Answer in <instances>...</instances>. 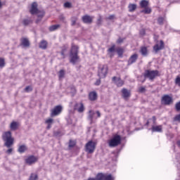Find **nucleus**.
<instances>
[{
	"label": "nucleus",
	"mask_w": 180,
	"mask_h": 180,
	"mask_svg": "<svg viewBox=\"0 0 180 180\" xmlns=\"http://www.w3.org/2000/svg\"><path fill=\"white\" fill-rule=\"evenodd\" d=\"M2 139L4 141L5 147H7V148H11L13 146V143H15V139L12 137L11 131L4 132Z\"/></svg>",
	"instance_id": "nucleus-1"
},
{
	"label": "nucleus",
	"mask_w": 180,
	"mask_h": 180,
	"mask_svg": "<svg viewBox=\"0 0 180 180\" xmlns=\"http://www.w3.org/2000/svg\"><path fill=\"white\" fill-rule=\"evenodd\" d=\"M31 15H37V19L36 20V23H39L41 19H43V16H44V11H40L37 8V3L34 2L31 5V8L30 10Z\"/></svg>",
	"instance_id": "nucleus-2"
},
{
	"label": "nucleus",
	"mask_w": 180,
	"mask_h": 180,
	"mask_svg": "<svg viewBox=\"0 0 180 180\" xmlns=\"http://www.w3.org/2000/svg\"><path fill=\"white\" fill-rule=\"evenodd\" d=\"M70 63L72 64H75L78 63L79 60V56H78V47L75 45L72 46L70 53Z\"/></svg>",
	"instance_id": "nucleus-3"
},
{
	"label": "nucleus",
	"mask_w": 180,
	"mask_h": 180,
	"mask_svg": "<svg viewBox=\"0 0 180 180\" xmlns=\"http://www.w3.org/2000/svg\"><path fill=\"white\" fill-rule=\"evenodd\" d=\"M108 65H101L98 67V75L100 79L102 78L106 77V75H108Z\"/></svg>",
	"instance_id": "nucleus-4"
},
{
	"label": "nucleus",
	"mask_w": 180,
	"mask_h": 180,
	"mask_svg": "<svg viewBox=\"0 0 180 180\" xmlns=\"http://www.w3.org/2000/svg\"><path fill=\"white\" fill-rule=\"evenodd\" d=\"M160 72L158 70H146L144 73L145 78H148L150 81L155 79L156 77H158Z\"/></svg>",
	"instance_id": "nucleus-5"
},
{
	"label": "nucleus",
	"mask_w": 180,
	"mask_h": 180,
	"mask_svg": "<svg viewBox=\"0 0 180 180\" xmlns=\"http://www.w3.org/2000/svg\"><path fill=\"white\" fill-rule=\"evenodd\" d=\"M120 143H122V137L120 135H115L109 141L108 146L109 147H117Z\"/></svg>",
	"instance_id": "nucleus-6"
},
{
	"label": "nucleus",
	"mask_w": 180,
	"mask_h": 180,
	"mask_svg": "<svg viewBox=\"0 0 180 180\" xmlns=\"http://www.w3.org/2000/svg\"><path fill=\"white\" fill-rule=\"evenodd\" d=\"M96 147V145L95 144V142L89 141L85 146L86 153L89 154H92V153L95 151Z\"/></svg>",
	"instance_id": "nucleus-7"
},
{
	"label": "nucleus",
	"mask_w": 180,
	"mask_h": 180,
	"mask_svg": "<svg viewBox=\"0 0 180 180\" xmlns=\"http://www.w3.org/2000/svg\"><path fill=\"white\" fill-rule=\"evenodd\" d=\"M162 103L163 105H172V103H174V99L169 95L166 94L162 97Z\"/></svg>",
	"instance_id": "nucleus-8"
},
{
	"label": "nucleus",
	"mask_w": 180,
	"mask_h": 180,
	"mask_svg": "<svg viewBox=\"0 0 180 180\" xmlns=\"http://www.w3.org/2000/svg\"><path fill=\"white\" fill-rule=\"evenodd\" d=\"M74 110H77L79 113L84 112L85 110V107L84 106V103H76L74 106Z\"/></svg>",
	"instance_id": "nucleus-9"
},
{
	"label": "nucleus",
	"mask_w": 180,
	"mask_h": 180,
	"mask_svg": "<svg viewBox=\"0 0 180 180\" xmlns=\"http://www.w3.org/2000/svg\"><path fill=\"white\" fill-rule=\"evenodd\" d=\"M63 110V107L61 105H57L52 110L51 115L53 116H58L60 113H61V111Z\"/></svg>",
	"instance_id": "nucleus-10"
},
{
	"label": "nucleus",
	"mask_w": 180,
	"mask_h": 180,
	"mask_svg": "<svg viewBox=\"0 0 180 180\" xmlns=\"http://www.w3.org/2000/svg\"><path fill=\"white\" fill-rule=\"evenodd\" d=\"M112 81L117 86H123L124 84V82L120 77H113Z\"/></svg>",
	"instance_id": "nucleus-11"
},
{
	"label": "nucleus",
	"mask_w": 180,
	"mask_h": 180,
	"mask_svg": "<svg viewBox=\"0 0 180 180\" xmlns=\"http://www.w3.org/2000/svg\"><path fill=\"white\" fill-rule=\"evenodd\" d=\"M139 55L137 53L131 55L128 60L127 65H131V64H134V63L137 61Z\"/></svg>",
	"instance_id": "nucleus-12"
},
{
	"label": "nucleus",
	"mask_w": 180,
	"mask_h": 180,
	"mask_svg": "<svg viewBox=\"0 0 180 180\" xmlns=\"http://www.w3.org/2000/svg\"><path fill=\"white\" fill-rule=\"evenodd\" d=\"M27 164H28V165H32V164H34V162H37V158L33 155H31L30 157H28L26 160H25Z\"/></svg>",
	"instance_id": "nucleus-13"
},
{
	"label": "nucleus",
	"mask_w": 180,
	"mask_h": 180,
	"mask_svg": "<svg viewBox=\"0 0 180 180\" xmlns=\"http://www.w3.org/2000/svg\"><path fill=\"white\" fill-rule=\"evenodd\" d=\"M82 19L84 23L91 24L92 23V20H94V17H91L88 15H85L82 17Z\"/></svg>",
	"instance_id": "nucleus-14"
},
{
	"label": "nucleus",
	"mask_w": 180,
	"mask_h": 180,
	"mask_svg": "<svg viewBox=\"0 0 180 180\" xmlns=\"http://www.w3.org/2000/svg\"><path fill=\"white\" fill-rule=\"evenodd\" d=\"M164 49V41L162 40L160 41V44H157L153 46V50L155 53H158L160 50H162Z\"/></svg>",
	"instance_id": "nucleus-15"
},
{
	"label": "nucleus",
	"mask_w": 180,
	"mask_h": 180,
	"mask_svg": "<svg viewBox=\"0 0 180 180\" xmlns=\"http://www.w3.org/2000/svg\"><path fill=\"white\" fill-rule=\"evenodd\" d=\"M122 94L124 99L127 100L129 98H130V91H129L127 89H122Z\"/></svg>",
	"instance_id": "nucleus-16"
},
{
	"label": "nucleus",
	"mask_w": 180,
	"mask_h": 180,
	"mask_svg": "<svg viewBox=\"0 0 180 180\" xmlns=\"http://www.w3.org/2000/svg\"><path fill=\"white\" fill-rule=\"evenodd\" d=\"M89 101H94L98 99V94L96 91H91L89 94Z\"/></svg>",
	"instance_id": "nucleus-17"
},
{
	"label": "nucleus",
	"mask_w": 180,
	"mask_h": 180,
	"mask_svg": "<svg viewBox=\"0 0 180 180\" xmlns=\"http://www.w3.org/2000/svg\"><path fill=\"white\" fill-rule=\"evenodd\" d=\"M33 23V20L31 18H25L22 20L23 26H29V25H32Z\"/></svg>",
	"instance_id": "nucleus-18"
},
{
	"label": "nucleus",
	"mask_w": 180,
	"mask_h": 180,
	"mask_svg": "<svg viewBox=\"0 0 180 180\" xmlns=\"http://www.w3.org/2000/svg\"><path fill=\"white\" fill-rule=\"evenodd\" d=\"M21 44L24 47H29V46H30V42H29V39H27V38H22L21 39Z\"/></svg>",
	"instance_id": "nucleus-19"
},
{
	"label": "nucleus",
	"mask_w": 180,
	"mask_h": 180,
	"mask_svg": "<svg viewBox=\"0 0 180 180\" xmlns=\"http://www.w3.org/2000/svg\"><path fill=\"white\" fill-rule=\"evenodd\" d=\"M48 44H49L47 43V41L42 40L39 43V49H41L42 50H46V49H47Z\"/></svg>",
	"instance_id": "nucleus-20"
},
{
	"label": "nucleus",
	"mask_w": 180,
	"mask_h": 180,
	"mask_svg": "<svg viewBox=\"0 0 180 180\" xmlns=\"http://www.w3.org/2000/svg\"><path fill=\"white\" fill-rule=\"evenodd\" d=\"M27 150V146L25 145H21L19 146L18 148V153H20V154H23V153H25V151Z\"/></svg>",
	"instance_id": "nucleus-21"
},
{
	"label": "nucleus",
	"mask_w": 180,
	"mask_h": 180,
	"mask_svg": "<svg viewBox=\"0 0 180 180\" xmlns=\"http://www.w3.org/2000/svg\"><path fill=\"white\" fill-rule=\"evenodd\" d=\"M18 124L16 122H12L10 124L11 130H18Z\"/></svg>",
	"instance_id": "nucleus-22"
},
{
	"label": "nucleus",
	"mask_w": 180,
	"mask_h": 180,
	"mask_svg": "<svg viewBox=\"0 0 180 180\" xmlns=\"http://www.w3.org/2000/svg\"><path fill=\"white\" fill-rule=\"evenodd\" d=\"M129 12H134L137 9V5L134 4H130L128 6Z\"/></svg>",
	"instance_id": "nucleus-23"
},
{
	"label": "nucleus",
	"mask_w": 180,
	"mask_h": 180,
	"mask_svg": "<svg viewBox=\"0 0 180 180\" xmlns=\"http://www.w3.org/2000/svg\"><path fill=\"white\" fill-rule=\"evenodd\" d=\"M104 177H105V174H103V173H98L96 176V178H93V179H95V180H103Z\"/></svg>",
	"instance_id": "nucleus-24"
},
{
	"label": "nucleus",
	"mask_w": 180,
	"mask_h": 180,
	"mask_svg": "<svg viewBox=\"0 0 180 180\" xmlns=\"http://www.w3.org/2000/svg\"><path fill=\"white\" fill-rule=\"evenodd\" d=\"M140 6H141V8H143L148 7V1L142 0L140 2Z\"/></svg>",
	"instance_id": "nucleus-25"
},
{
	"label": "nucleus",
	"mask_w": 180,
	"mask_h": 180,
	"mask_svg": "<svg viewBox=\"0 0 180 180\" xmlns=\"http://www.w3.org/2000/svg\"><path fill=\"white\" fill-rule=\"evenodd\" d=\"M152 131H159L161 132L162 131V127L161 125L160 126H156V127H152Z\"/></svg>",
	"instance_id": "nucleus-26"
},
{
	"label": "nucleus",
	"mask_w": 180,
	"mask_h": 180,
	"mask_svg": "<svg viewBox=\"0 0 180 180\" xmlns=\"http://www.w3.org/2000/svg\"><path fill=\"white\" fill-rule=\"evenodd\" d=\"M65 75V70H60L58 73L59 79H63Z\"/></svg>",
	"instance_id": "nucleus-27"
},
{
	"label": "nucleus",
	"mask_w": 180,
	"mask_h": 180,
	"mask_svg": "<svg viewBox=\"0 0 180 180\" xmlns=\"http://www.w3.org/2000/svg\"><path fill=\"white\" fill-rule=\"evenodd\" d=\"M60 25H52L49 27L50 32H54V30H57V29L60 28Z\"/></svg>",
	"instance_id": "nucleus-28"
},
{
	"label": "nucleus",
	"mask_w": 180,
	"mask_h": 180,
	"mask_svg": "<svg viewBox=\"0 0 180 180\" xmlns=\"http://www.w3.org/2000/svg\"><path fill=\"white\" fill-rule=\"evenodd\" d=\"M103 180H115V178L112 176V174H104Z\"/></svg>",
	"instance_id": "nucleus-29"
},
{
	"label": "nucleus",
	"mask_w": 180,
	"mask_h": 180,
	"mask_svg": "<svg viewBox=\"0 0 180 180\" xmlns=\"http://www.w3.org/2000/svg\"><path fill=\"white\" fill-rule=\"evenodd\" d=\"M77 20H78L77 17L73 16L71 18L72 26H75V25L77 24Z\"/></svg>",
	"instance_id": "nucleus-30"
},
{
	"label": "nucleus",
	"mask_w": 180,
	"mask_h": 180,
	"mask_svg": "<svg viewBox=\"0 0 180 180\" xmlns=\"http://www.w3.org/2000/svg\"><path fill=\"white\" fill-rule=\"evenodd\" d=\"M141 12L143 13H146V14L151 13V8H150L149 7H145L143 10L141 11Z\"/></svg>",
	"instance_id": "nucleus-31"
},
{
	"label": "nucleus",
	"mask_w": 180,
	"mask_h": 180,
	"mask_svg": "<svg viewBox=\"0 0 180 180\" xmlns=\"http://www.w3.org/2000/svg\"><path fill=\"white\" fill-rule=\"evenodd\" d=\"M141 53L142 56H147V48L146 47H142L141 49Z\"/></svg>",
	"instance_id": "nucleus-32"
},
{
	"label": "nucleus",
	"mask_w": 180,
	"mask_h": 180,
	"mask_svg": "<svg viewBox=\"0 0 180 180\" xmlns=\"http://www.w3.org/2000/svg\"><path fill=\"white\" fill-rule=\"evenodd\" d=\"M5 67V59L0 58V68Z\"/></svg>",
	"instance_id": "nucleus-33"
},
{
	"label": "nucleus",
	"mask_w": 180,
	"mask_h": 180,
	"mask_svg": "<svg viewBox=\"0 0 180 180\" xmlns=\"http://www.w3.org/2000/svg\"><path fill=\"white\" fill-rule=\"evenodd\" d=\"M89 119H90V120H92V119H94V115H95V112L92 110H89Z\"/></svg>",
	"instance_id": "nucleus-34"
},
{
	"label": "nucleus",
	"mask_w": 180,
	"mask_h": 180,
	"mask_svg": "<svg viewBox=\"0 0 180 180\" xmlns=\"http://www.w3.org/2000/svg\"><path fill=\"white\" fill-rule=\"evenodd\" d=\"M53 122H54V120H53V118H49L45 121V123H46V124H52Z\"/></svg>",
	"instance_id": "nucleus-35"
},
{
	"label": "nucleus",
	"mask_w": 180,
	"mask_h": 180,
	"mask_svg": "<svg viewBox=\"0 0 180 180\" xmlns=\"http://www.w3.org/2000/svg\"><path fill=\"white\" fill-rule=\"evenodd\" d=\"M175 84L176 85H178V86H180V77L177 76L175 79Z\"/></svg>",
	"instance_id": "nucleus-36"
},
{
	"label": "nucleus",
	"mask_w": 180,
	"mask_h": 180,
	"mask_svg": "<svg viewBox=\"0 0 180 180\" xmlns=\"http://www.w3.org/2000/svg\"><path fill=\"white\" fill-rule=\"evenodd\" d=\"M30 180H37V174H32Z\"/></svg>",
	"instance_id": "nucleus-37"
},
{
	"label": "nucleus",
	"mask_w": 180,
	"mask_h": 180,
	"mask_svg": "<svg viewBox=\"0 0 180 180\" xmlns=\"http://www.w3.org/2000/svg\"><path fill=\"white\" fill-rule=\"evenodd\" d=\"M97 25L98 26H100V25H102V16H100L97 20Z\"/></svg>",
	"instance_id": "nucleus-38"
},
{
	"label": "nucleus",
	"mask_w": 180,
	"mask_h": 180,
	"mask_svg": "<svg viewBox=\"0 0 180 180\" xmlns=\"http://www.w3.org/2000/svg\"><path fill=\"white\" fill-rule=\"evenodd\" d=\"M117 53L118 56H122L123 55V49H117Z\"/></svg>",
	"instance_id": "nucleus-39"
},
{
	"label": "nucleus",
	"mask_w": 180,
	"mask_h": 180,
	"mask_svg": "<svg viewBox=\"0 0 180 180\" xmlns=\"http://www.w3.org/2000/svg\"><path fill=\"white\" fill-rule=\"evenodd\" d=\"M32 87L30 86H27V87H25V92H30V91H32Z\"/></svg>",
	"instance_id": "nucleus-40"
},
{
	"label": "nucleus",
	"mask_w": 180,
	"mask_h": 180,
	"mask_svg": "<svg viewBox=\"0 0 180 180\" xmlns=\"http://www.w3.org/2000/svg\"><path fill=\"white\" fill-rule=\"evenodd\" d=\"M158 22L159 25H162V23L164 22V18H159L158 19Z\"/></svg>",
	"instance_id": "nucleus-41"
},
{
	"label": "nucleus",
	"mask_w": 180,
	"mask_h": 180,
	"mask_svg": "<svg viewBox=\"0 0 180 180\" xmlns=\"http://www.w3.org/2000/svg\"><path fill=\"white\" fill-rule=\"evenodd\" d=\"M174 120H175V122H180V114H179L174 117Z\"/></svg>",
	"instance_id": "nucleus-42"
},
{
	"label": "nucleus",
	"mask_w": 180,
	"mask_h": 180,
	"mask_svg": "<svg viewBox=\"0 0 180 180\" xmlns=\"http://www.w3.org/2000/svg\"><path fill=\"white\" fill-rule=\"evenodd\" d=\"M75 146V141H70L69 147H74Z\"/></svg>",
	"instance_id": "nucleus-43"
},
{
	"label": "nucleus",
	"mask_w": 180,
	"mask_h": 180,
	"mask_svg": "<svg viewBox=\"0 0 180 180\" xmlns=\"http://www.w3.org/2000/svg\"><path fill=\"white\" fill-rule=\"evenodd\" d=\"M65 8H71V4L70 2H66L64 4Z\"/></svg>",
	"instance_id": "nucleus-44"
},
{
	"label": "nucleus",
	"mask_w": 180,
	"mask_h": 180,
	"mask_svg": "<svg viewBox=\"0 0 180 180\" xmlns=\"http://www.w3.org/2000/svg\"><path fill=\"white\" fill-rule=\"evenodd\" d=\"M109 53H113L115 51V45H113L111 48L108 49Z\"/></svg>",
	"instance_id": "nucleus-45"
},
{
	"label": "nucleus",
	"mask_w": 180,
	"mask_h": 180,
	"mask_svg": "<svg viewBox=\"0 0 180 180\" xmlns=\"http://www.w3.org/2000/svg\"><path fill=\"white\" fill-rule=\"evenodd\" d=\"M139 92H141V93L145 92L146 91V87L141 86L139 89Z\"/></svg>",
	"instance_id": "nucleus-46"
},
{
	"label": "nucleus",
	"mask_w": 180,
	"mask_h": 180,
	"mask_svg": "<svg viewBox=\"0 0 180 180\" xmlns=\"http://www.w3.org/2000/svg\"><path fill=\"white\" fill-rule=\"evenodd\" d=\"M12 151H13V149L12 148H9L6 150L7 154H12Z\"/></svg>",
	"instance_id": "nucleus-47"
},
{
	"label": "nucleus",
	"mask_w": 180,
	"mask_h": 180,
	"mask_svg": "<svg viewBox=\"0 0 180 180\" xmlns=\"http://www.w3.org/2000/svg\"><path fill=\"white\" fill-rule=\"evenodd\" d=\"M108 19H109L110 20H112L115 19V15H110V16L108 18Z\"/></svg>",
	"instance_id": "nucleus-48"
},
{
	"label": "nucleus",
	"mask_w": 180,
	"mask_h": 180,
	"mask_svg": "<svg viewBox=\"0 0 180 180\" xmlns=\"http://www.w3.org/2000/svg\"><path fill=\"white\" fill-rule=\"evenodd\" d=\"M60 20H62L63 22H64V20H65V17H64V15H60Z\"/></svg>",
	"instance_id": "nucleus-49"
},
{
	"label": "nucleus",
	"mask_w": 180,
	"mask_h": 180,
	"mask_svg": "<svg viewBox=\"0 0 180 180\" xmlns=\"http://www.w3.org/2000/svg\"><path fill=\"white\" fill-rule=\"evenodd\" d=\"M140 34L142 35V36H144V34H146V31L144 30H141V32H140Z\"/></svg>",
	"instance_id": "nucleus-50"
},
{
	"label": "nucleus",
	"mask_w": 180,
	"mask_h": 180,
	"mask_svg": "<svg viewBox=\"0 0 180 180\" xmlns=\"http://www.w3.org/2000/svg\"><path fill=\"white\" fill-rule=\"evenodd\" d=\"M96 85H101V79H98L96 83H95Z\"/></svg>",
	"instance_id": "nucleus-51"
},
{
	"label": "nucleus",
	"mask_w": 180,
	"mask_h": 180,
	"mask_svg": "<svg viewBox=\"0 0 180 180\" xmlns=\"http://www.w3.org/2000/svg\"><path fill=\"white\" fill-rule=\"evenodd\" d=\"M117 43H123V39L120 38L117 39Z\"/></svg>",
	"instance_id": "nucleus-52"
},
{
	"label": "nucleus",
	"mask_w": 180,
	"mask_h": 180,
	"mask_svg": "<svg viewBox=\"0 0 180 180\" xmlns=\"http://www.w3.org/2000/svg\"><path fill=\"white\" fill-rule=\"evenodd\" d=\"M64 51H65V50H63L61 51V56H63V58H65V56L64 55Z\"/></svg>",
	"instance_id": "nucleus-53"
},
{
	"label": "nucleus",
	"mask_w": 180,
	"mask_h": 180,
	"mask_svg": "<svg viewBox=\"0 0 180 180\" xmlns=\"http://www.w3.org/2000/svg\"><path fill=\"white\" fill-rule=\"evenodd\" d=\"M46 129L49 130L50 129H51V124H48V126L46 127Z\"/></svg>",
	"instance_id": "nucleus-54"
},
{
	"label": "nucleus",
	"mask_w": 180,
	"mask_h": 180,
	"mask_svg": "<svg viewBox=\"0 0 180 180\" xmlns=\"http://www.w3.org/2000/svg\"><path fill=\"white\" fill-rule=\"evenodd\" d=\"M153 120V123H155V120H157V118H155V116H153L152 117Z\"/></svg>",
	"instance_id": "nucleus-55"
},
{
	"label": "nucleus",
	"mask_w": 180,
	"mask_h": 180,
	"mask_svg": "<svg viewBox=\"0 0 180 180\" xmlns=\"http://www.w3.org/2000/svg\"><path fill=\"white\" fill-rule=\"evenodd\" d=\"M96 114L98 117H99L101 116V112L99 111H96Z\"/></svg>",
	"instance_id": "nucleus-56"
},
{
	"label": "nucleus",
	"mask_w": 180,
	"mask_h": 180,
	"mask_svg": "<svg viewBox=\"0 0 180 180\" xmlns=\"http://www.w3.org/2000/svg\"><path fill=\"white\" fill-rule=\"evenodd\" d=\"M177 146H178L179 147H180V141H177Z\"/></svg>",
	"instance_id": "nucleus-57"
},
{
	"label": "nucleus",
	"mask_w": 180,
	"mask_h": 180,
	"mask_svg": "<svg viewBox=\"0 0 180 180\" xmlns=\"http://www.w3.org/2000/svg\"><path fill=\"white\" fill-rule=\"evenodd\" d=\"M2 8V2H1V1H0V8Z\"/></svg>",
	"instance_id": "nucleus-58"
},
{
	"label": "nucleus",
	"mask_w": 180,
	"mask_h": 180,
	"mask_svg": "<svg viewBox=\"0 0 180 180\" xmlns=\"http://www.w3.org/2000/svg\"><path fill=\"white\" fill-rule=\"evenodd\" d=\"M148 124H150V122L148 121V122H146V126H148Z\"/></svg>",
	"instance_id": "nucleus-59"
}]
</instances>
